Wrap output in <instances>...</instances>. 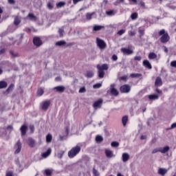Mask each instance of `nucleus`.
Segmentation results:
<instances>
[{"label":"nucleus","mask_w":176,"mask_h":176,"mask_svg":"<svg viewBox=\"0 0 176 176\" xmlns=\"http://www.w3.org/2000/svg\"><path fill=\"white\" fill-rule=\"evenodd\" d=\"M159 35L161 36L160 41L162 43H167V42L170 41V36H168V33H166V30L164 29H162L159 32Z\"/></svg>","instance_id":"obj_1"},{"label":"nucleus","mask_w":176,"mask_h":176,"mask_svg":"<svg viewBox=\"0 0 176 176\" xmlns=\"http://www.w3.org/2000/svg\"><path fill=\"white\" fill-rule=\"evenodd\" d=\"M81 148L80 146H76L75 147H73L70 151L68 152V157L69 159H74L75 156L78 155V153L80 152Z\"/></svg>","instance_id":"obj_2"},{"label":"nucleus","mask_w":176,"mask_h":176,"mask_svg":"<svg viewBox=\"0 0 176 176\" xmlns=\"http://www.w3.org/2000/svg\"><path fill=\"white\" fill-rule=\"evenodd\" d=\"M116 85L113 83L111 84L110 89L107 91V93H110L111 96H115L116 97H117V96H119V91H118V89H116Z\"/></svg>","instance_id":"obj_3"},{"label":"nucleus","mask_w":176,"mask_h":176,"mask_svg":"<svg viewBox=\"0 0 176 176\" xmlns=\"http://www.w3.org/2000/svg\"><path fill=\"white\" fill-rule=\"evenodd\" d=\"M120 51L124 56H131V54H134V50L131 49L130 47L128 48L122 47L121 48Z\"/></svg>","instance_id":"obj_4"},{"label":"nucleus","mask_w":176,"mask_h":176,"mask_svg":"<svg viewBox=\"0 0 176 176\" xmlns=\"http://www.w3.org/2000/svg\"><path fill=\"white\" fill-rule=\"evenodd\" d=\"M96 45L99 49H105L107 47L105 41L100 38H96Z\"/></svg>","instance_id":"obj_5"},{"label":"nucleus","mask_w":176,"mask_h":176,"mask_svg":"<svg viewBox=\"0 0 176 176\" xmlns=\"http://www.w3.org/2000/svg\"><path fill=\"white\" fill-rule=\"evenodd\" d=\"M131 90V87H130V85H124L120 87V93H124L125 94L130 93Z\"/></svg>","instance_id":"obj_6"},{"label":"nucleus","mask_w":176,"mask_h":176,"mask_svg":"<svg viewBox=\"0 0 176 176\" xmlns=\"http://www.w3.org/2000/svg\"><path fill=\"white\" fill-rule=\"evenodd\" d=\"M49 107H50V100H45L41 103V108L43 111H47V109H49Z\"/></svg>","instance_id":"obj_7"},{"label":"nucleus","mask_w":176,"mask_h":176,"mask_svg":"<svg viewBox=\"0 0 176 176\" xmlns=\"http://www.w3.org/2000/svg\"><path fill=\"white\" fill-rule=\"evenodd\" d=\"M21 148H22L21 142H20V140H18L17 142L14 145L15 155H19V153L20 152H21Z\"/></svg>","instance_id":"obj_8"},{"label":"nucleus","mask_w":176,"mask_h":176,"mask_svg":"<svg viewBox=\"0 0 176 176\" xmlns=\"http://www.w3.org/2000/svg\"><path fill=\"white\" fill-rule=\"evenodd\" d=\"M33 43L35 46L39 47V46H41L42 45V40H41V38L39 37H34L33 38Z\"/></svg>","instance_id":"obj_9"},{"label":"nucleus","mask_w":176,"mask_h":176,"mask_svg":"<svg viewBox=\"0 0 176 176\" xmlns=\"http://www.w3.org/2000/svg\"><path fill=\"white\" fill-rule=\"evenodd\" d=\"M102 102H104V100L102 98H100L98 100H96L94 104V108H101V105H102Z\"/></svg>","instance_id":"obj_10"},{"label":"nucleus","mask_w":176,"mask_h":176,"mask_svg":"<svg viewBox=\"0 0 176 176\" xmlns=\"http://www.w3.org/2000/svg\"><path fill=\"white\" fill-rule=\"evenodd\" d=\"M53 90H56V93H64L65 91V87L63 85L57 86L54 87Z\"/></svg>","instance_id":"obj_11"},{"label":"nucleus","mask_w":176,"mask_h":176,"mask_svg":"<svg viewBox=\"0 0 176 176\" xmlns=\"http://www.w3.org/2000/svg\"><path fill=\"white\" fill-rule=\"evenodd\" d=\"M20 130L21 133V136L24 137V135L27 134V130H28V127L27 126V125L23 124L21 126Z\"/></svg>","instance_id":"obj_12"},{"label":"nucleus","mask_w":176,"mask_h":176,"mask_svg":"<svg viewBox=\"0 0 176 176\" xmlns=\"http://www.w3.org/2000/svg\"><path fill=\"white\" fill-rule=\"evenodd\" d=\"M27 144L30 148H34L35 146V140L32 138H28L27 140Z\"/></svg>","instance_id":"obj_13"},{"label":"nucleus","mask_w":176,"mask_h":176,"mask_svg":"<svg viewBox=\"0 0 176 176\" xmlns=\"http://www.w3.org/2000/svg\"><path fill=\"white\" fill-rule=\"evenodd\" d=\"M104 152L106 157H108L109 159H111V157H115V155H113V151L106 149Z\"/></svg>","instance_id":"obj_14"},{"label":"nucleus","mask_w":176,"mask_h":176,"mask_svg":"<svg viewBox=\"0 0 176 176\" xmlns=\"http://www.w3.org/2000/svg\"><path fill=\"white\" fill-rule=\"evenodd\" d=\"M97 69H101L102 71H107L108 68V64H103L102 65H98L96 66Z\"/></svg>","instance_id":"obj_15"},{"label":"nucleus","mask_w":176,"mask_h":176,"mask_svg":"<svg viewBox=\"0 0 176 176\" xmlns=\"http://www.w3.org/2000/svg\"><path fill=\"white\" fill-rule=\"evenodd\" d=\"M143 65L146 68H148V69H152V65H151V63H149V60H144L143 61Z\"/></svg>","instance_id":"obj_16"},{"label":"nucleus","mask_w":176,"mask_h":176,"mask_svg":"<svg viewBox=\"0 0 176 176\" xmlns=\"http://www.w3.org/2000/svg\"><path fill=\"white\" fill-rule=\"evenodd\" d=\"M155 85L157 87H159L163 85V82L162 81V78L160 77H157Z\"/></svg>","instance_id":"obj_17"},{"label":"nucleus","mask_w":176,"mask_h":176,"mask_svg":"<svg viewBox=\"0 0 176 176\" xmlns=\"http://www.w3.org/2000/svg\"><path fill=\"white\" fill-rule=\"evenodd\" d=\"M167 169L166 168H160L159 170H158V174L160 175H162V176H164L166 175V174H167Z\"/></svg>","instance_id":"obj_18"},{"label":"nucleus","mask_w":176,"mask_h":176,"mask_svg":"<svg viewBox=\"0 0 176 176\" xmlns=\"http://www.w3.org/2000/svg\"><path fill=\"white\" fill-rule=\"evenodd\" d=\"M130 159V155L127 153H124L122 154V162L125 163V162H127Z\"/></svg>","instance_id":"obj_19"},{"label":"nucleus","mask_w":176,"mask_h":176,"mask_svg":"<svg viewBox=\"0 0 176 176\" xmlns=\"http://www.w3.org/2000/svg\"><path fill=\"white\" fill-rule=\"evenodd\" d=\"M102 28H104V25H95L93 27V31H101Z\"/></svg>","instance_id":"obj_20"},{"label":"nucleus","mask_w":176,"mask_h":176,"mask_svg":"<svg viewBox=\"0 0 176 176\" xmlns=\"http://www.w3.org/2000/svg\"><path fill=\"white\" fill-rule=\"evenodd\" d=\"M53 171H54V170H53L52 168H47L44 170V173L46 176H52V175L53 174Z\"/></svg>","instance_id":"obj_21"},{"label":"nucleus","mask_w":176,"mask_h":176,"mask_svg":"<svg viewBox=\"0 0 176 176\" xmlns=\"http://www.w3.org/2000/svg\"><path fill=\"white\" fill-rule=\"evenodd\" d=\"M20 23H21V18H20V16H15L14 18V25H16V27H17V25H19V24H20Z\"/></svg>","instance_id":"obj_22"},{"label":"nucleus","mask_w":176,"mask_h":176,"mask_svg":"<svg viewBox=\"0 0 176 176\" xmlns=\"http://www.w3.org/2000/svg\"><path fill=\"white\" fill-rule=\"evenodd\" d=\"M98 77L100 79H102L105 75V72L104 70H101V69H98Z\"/></svg>","instance_id":"obj_23"},{"label":"nucleus","mask_w":176,"mask_h":176,"mask_svg":"<svg viewBox=\"0 0 176 176\" xmlns=\"http://www.w3.org/2000/svg\"><path fill=\"white\" fill-rule=\"evenodd\" d=\"M56 46H59L60 47H63V46H65V45H67V42H65V41H59L58 42L56 43Z\"/></svg>","instance_id":"obj_24"},{"label":"nucleus","mask_w":176,"mask_h":176,"mask_svg":"<svg viewBox=\"0 0 176 176\" xmlns=\"http://www.w3.org/2000/svg\"><path fill=\"white\" fill-rule=\"evenodd\" d=\"M50 153H52V148H48L46 152L42 154V157L46 158L50 155Z\"/></svg>","instance_id":"obj_25"},{"label":"nucleus","mask_w":176,"mask_h":176,"mask_svg":"<svg viewBox=\"0 0 176 176\" xmlns=\"http://www.w3.org/2000/svg\"><path fill=\"white\" fill-rule=\"evenodd\" d=\"M127 122H129V116H123L122 118V122L124 126H125L126 124H127Z\"/></svg>","instance_id":"obj_26"},{"label":"nucleus","mask_w":176,"mask_h":176,"mask_svg":"<svg viewBox=\"0 0 176 176\" xmlns=\"http://www.w3.org/2000/svg\"><path fill=\"white\" fill-rule=\"evenodd\" d=\"M148 99L153 101L155 100H159V96L156 94L149 95Z\"/></svg>","instance_id":"obj_27"},{"label":"nucleus","mask_w":176,"mask_h":176,"mask_svg":"<svg viewBox=\"0 0 176 176\" xmlns=\"http://www.w3.org/2000/svg\"><path fill=\"white\" fill-rule=\"evenodd\" d=\"M8 87V82L6 81H0V89H6Z\"/></svg>","instance_id":"obj_28"},{"label":"nucleus","mask_w":176,"mask_h":176,"mask_svg":"<svg viewBox=\"0 0 176 176\" xmlns=\"http://www.w3.org/2000/svg\"><path fill=\"white\" fill-rule=\"evenodd\" d=\"M107 16H115L116 14V12L113 10H110L109 11H106Z\"/></svg>","instance_id":"obj_29"},{"label":"nucleus","mask_w":176,"mask_h":176,"mask_svg":"<svg viewBox=\"0 0 176 176\" xmlns=\"http://www.w3.org/2000/svg\"><path fill=\"white\" fill-rule=\"evenodd\" d=\"M85 76L87 78H93V76H94V72H91V71H87Z\"/></svg>","instance_id":"obj_30"},{"label":"nucleus","mask_w":176,"mask_h":176,"mask_svg":"<svg viewBox=\"0 0 176 176\" xmlns=\"http://www.w3.org/2000/svg\"><path fill=\"white\" fill-rule=\"evenodd\" d=\"M10 54L12 56V58H16V57H19V53L15 52L13 50L10 51Z\"/></svg>","instance_id":"obj_31"},{"label":"nucleus","mask_w":176,"mask_h":176,"mask_svg":"<svg viewBox=\"0 0 176 176\" xmlns=\"http://www.w3.org/2000/svg\"><path fill=\"white\" fill-rule=\"evenodd\" d=\"M65 134H66L65 136H60V141H63V140H65V138H67V137H68V134H69V132L68 131V128H66Z\"/></svg>","instance_id":"obj_32"},{"label":"nucleus","mask_w":176,"mask_h":176,"mask_svg":"<svg viewBox=\"0 0 176 176\" xmlns=\"http://www.w3.org/2000/svg\"><path fill=\"white\" fill-rule=\"evenodd\" d=\"M170 151V147L168 146H166L163 148V149L160 150L161 153H166V152H168Z\"/></svg>","instance_id":"obj_33"},{"label":"nucleus","mask_w":176,"mask_h":176,"mask_svg":"<svg viewBox=\"0 0 176 176\" xmlns=\"http://www.w3.org/2000/svg\"><path fill=\"white\" fill-rule=\"evenodd\" d=\"M156 57H157V55H156V54L154 52H151L148 54V58L150 60H153V58H156Z\"/></svg>","instance_id":"obj_34"},{"label":"nucleus","mask_w":176,"mask_h":176,"mask_svg":"<svg viewBox=\"0 0 176 176\" xmlns=\"http://www.w3.org/2000/svg\"><path fill=\"white\" fill-rule=\"evenodd\" d=\"M131 20H137L138 19V14L137 12H133L131 15Z\"/></svg>","instance_id":"obj_35"},{"label":"nucleus","mask_w":176,"mask_h":176,"mask_svg":"<svg viewBox=\"0 0 176 176\" xmlns=\"http://www.w3.org/2000/svg\"><path fill=\"white\" fill-rule=\"evenodd\" d=\"M96 142H102V141H104V138L101 135H97L96 137Z\"/></svg>","instance_id":"obj_36"},{"label":"nucleus","mask_w":176,"mask_h":176,"mask_svg":"<svg viewBox=\"0 0 176 176\" xmlns=\"http://www.w3.org/2000/svg\"><path fill=\"white\" fill-rule=\"evenodd\" d=\"M13 89H14V84H11L8 89H6V93H10V91H12V90H13Z\"/></svg>","instance_id":"obj_37"},{"label":"nucleus","mask_w":176,"mask_h":176,"mask_svg":"<svg viewBox=\"0 0 176 176\" xmlns=\"http://www.w3.org/2000/svg\"><path fill=\"white\" fill-rule=\"evenodd\" d=\"M140 76H142V74L135 73V74H131L130 77L131 78H140Z\"/></svg>","instance_id":"obj_38"},{"label":"nucleus","mask_w":176,"mask_h":176,"mask_svg":"<svg viewBox=\"0 0 176 176\" xmlns=\"http://www.w3.org/2000/svg\"><path fill=\"white\" fill-rule=\"evenodd\" d=\"M93 14H94V12H92V13L87 12L86 14V19H87V20H91V19L93 17Z\"/></svg>","instance_id":"obj_39"},{"label":"nucleus","mask_w":176,"mask_h":176,"mask_svg":"<svg viewBox=\"0 0 176 176\" xmlns=\"http://www.w3.org/2000/svg\"><path fill=\"white\" fill-rule=\"evenodd\" d=\"M138 32L140 34V36H144V34H145V30L144 28H139Z\"/></svg>","instance_id":"obj_40"},{"label":"nucleus","mask_w":176,"mask_h":176,"mask_svg":"<svg viewBox=\"0 0 176 176\" xmlns=\"http://www.w3.org/2000/svg\"><path fill=\"white\" fill-rule=\"evenodd\" d=\"M53 137L52 136L51 134H47L46 136V142H52V140Z\"/></svg>","instance_id":"obj_41"},{"label":"nucleus","mask_w":176,"mask_h":176,"mask_svg":"<svg viewBox=\"0 0 176 176\" xmlns=\"http://www.w3.org/2000/svg\"><path fill=\"white\" fill-rule=\"evenodd\" d=\"M65 153V151H61L57 154V157L58 159H63V156H64V154Z\"/></svg>","instance_id":"obj_42"},{"label":"nucleus","mask_w":176,"mask_h":176,"mask_svg":"<svg viewBox=\"0 0 176 176\" xmlns=\"http://www.w3.org/2000/svg\"><path fill=\"white\" fill-rule=\"evenodd\" d=\"M28 17H30V20H33L34 21H36V16L34 15V14H29Z\"/></svg>","instance_id":"obj_43"},{"label":"nucleus","mask_w":176,"mask_h":176,"mask_svg":"<svg viewBox=\"0 0 176 176\" xmlns=\"http://www.w3.org/2000/svg\"><path fill=\"white\" fill-rule=\"evenodd\" d=\"M64 29L63 28H59L58 30V34L60 38H63L64 36Z\"/></svg>","instance_id":"obj_44"},{"label":"nucleus","mask_w":176,"mask_h":176,"mask_svg":"<svg viewBox=\"0 0 176 176\" xmlns=\"http://www.w3.org/2000/svg\"><path fill=\"white\" fill-rule=\"evenodd\" d=\"M63 6H65V2L60 1L56 4V8H63Z\"/></svg>","instance_id":"obj_45"},{"label":"nucleus","mask_w":176,"mask_h":176,"mask_svg":"<svg viewBox=\"0 0 176 176\" xmlns=\"http://www.w3.org/2000/svg\"><path fill=\"white\" fill-rule=\"evenodd\" d=\"M111 146H112V148H118L119 146V142H111Z\"/></svg>","instance_id":"obj_46"},{"label":"nucleus","mask_w":176,"mask_h":176,"mask_svg":"<svg viewBox=\"0 0 176 176\" xmlns=\"http://www.w3.org/2000/svg\"><path fill=\"white\" fill-rule=\"evenodd\" d=\"M101 86H102V83H96L93 85V88L94 89H100V87H101Z\"/></svg>","instance_id":"obj_47"},{"label":"nucleus","mask_w":176,"mask_h":176,"mask_svg":"<svg viewBox=\"0 0 176 176\" xmlns=\"http://www.w3.org/2000/svg\"><path fill=\"white\" fill-rule=\"evenodd\" d=\"M93 174L94 176H100V173L96 168H93Z\"/></svg>","instance_id":"obj_48"},{"label":"nucleus","mask_w":176,"mask_h":176,"mask_svg":"<svg viewBox=\"0 0 176 176\" xmlns=\"http://www.w3.org/2000/svg\"><path fill=\"white\" fill-rule=\"evenodd\" d=\"M126 32V30L124 29H122L120 31L118 32V35L122 36L123 35V34H124Z\"/></svg>","instance_id":"obj_49"},{"label":"nucleus","mask_w":176,"mask_h":176,"mask_svg":"<svg viewBox=\"0 0 176 176\" xmlns=\"http://www.w3.org/2000/svg\"><path fill=\"white\" fill-rule=\"evenodd\" d=\"M6 130H8L10 131V133H12V131H13V125H8Z\"/></svg>","instance_id":"obj_50"},{"label":"nucleus","mask_w":176,"mask_h":176,"mask_svg":"<svg viewBox=\"0 0 176 176\" xmlns=\"http://www.w3.org/2000/svg\"><path fill=\"white\" fill-rule=\"evenodd\" d=\"M43 93H44V91H43V89H40L37 91L38 96H43Z\"/></svg>","instance_id":"obj_51"},{"label":"nucleus","mask_w":176,"mask_h":176,"mask_svg":"<svg viewBox=\"0 0 176 176\" xmlns=\"http://www.w3.org/2000/svg\"><path fill=\"white\" fill-rule=\"evenodd\" d=\"M173 129H176V122L171 124L170 128H168L167 130H173Z\"/></svg>","instance_id":"obj_52"},{"label":"nucleus","mask_w":176,"mask_h":176,"mask_svg":"<svg viewBox=\"0 0 176 176\" xmlns=\"http://www.w3.org/2000/svg\"><path fill=\"white\" fill-rule=\"evenodd\" d=\"M78 93H86V88L85 87H81L79 89Z\"/></svg>","instance_id":"obj_53"},{"label":"nucleus","mask_w":176,"mask_h":176,"mask_svg":"<svg viewBox=\"0 0 176 176\" xmlns=\"http://www.w3.org/2000/svg\"><path fill=\"white\" fill-rule=\"evenodd\" d=\"M47 8L50 9V10H52L53 9V5L52 3L49 2L47 5Z\"/></svg>","instance_id":"obj_54"},{"label":"nucleus","mask_w":176,"mask_h":176,"mask_svg":"<svg viewBox=\"0 0 176 176\" xmlns=\"http://www.w3.org/2000/svg\"><path fill=\"white\" fill-rule=\"evenodd\" d=\"M170 67H173V68H176V60H173L170 63Z\"/></svg>","instance_id":"obj_55"},{"label":"nucleus","mask_w":176,"mask_h":176,"mask_svg":"<svg viewBox=\"0 0 176 176\" xmlns=\"http://www.w3.org/2000/svg\"><path fill=\"white\" fill-rule=\"evenodd\" d=\"M142 58V57H141V56H135L134 57L135 61H141Z\"/></svg>","instance_id":"obj_56"},{"label":"nucleus","mask_w":176,"mask_h":176,"mask_svg":"<svg viewBox=\"0 0 176 176\" xmlns=\"http://www.w3.org/2000/svg\"><path fill=\"white\" fill-rule=\"evenodd\" d=\"M129 36H135V32L129 31Z\"/></svg>","instance_id":"obj_57"},{"label":"nucleus","mask_w":176,"mask_h":176,"mask_svg":"<svg viewBox=\"0 0 176 176\" xmlns=\"http://www.w3.org/2000/svg\"><path fill=\"white\" fill-rule=\"evenodd\" d=\"M6 176H13V172L12 171H7Z\"/></svg>","instance_id":"obj_58"},{"label":"nucleus","mask_w":176,"mask_h":176,"mask_svg":"<svg viewBox=\"0 0 176 176\" xmlns=\"http://www.w3.org/2000/svg\"><path fill=\"white\" fill-rule=\"evenodd\" d=\"M30 130L31 131V133H34V130H35V127L34 126V125H30Z\"/></svg>","instance_id":"obj_59"},{"label":"nucleus","mask_w":176,"mask_h":176,"mask_svg":"<svg viewBox=\"0 0 176 176\" xmlns=\"http://www.w3.org/2000/svg\"><path fill=\"white\" fill-rule=\"evenodd\" d=\"M8 3H10V5H14V3H16V1H14V0H8Z\"/></svg>","instance_id":"obj_60"},{"label":"nucleus","mask_w":176,"mask_h":176,"mask_svg":"<svg viewBox=\"0 0 176 176\" xmlns=\"http://www.w3.org/2000/svg\"><path fill=\"white\" fill-rule=\"evenodd\" d=\"M111 58H112L113 61H116L118 60V56L114 54L112 56Z\"/></svg>","instance_id":"obj_61"},{"label":"nucleus","mask_w":176,"mask_h":176,"mask_svg":"<svg viewBox=\"0 0 176 176\" xmlns=\"http://www.w3.org/2000/svg\"><path fill=\"white\" fill-rule=\"evenodd\" d=\"M83 0H73L74 5H76V3H78V2H82Z\"/></svg>","instance_id":"obj_62"},{"label":"nucleus","mask_w":176,"mask_h":176,"mask_svg":"<svg viewBox=\"0 0 176 176\" xmlns=\"http://www.w3.org/2000/svg\"><path fill=\"white\" fill-rule=\"evenodd\" d=\"M157 152H160V150L157 149V148H155V149H153L152 151V153L154 154V153H157Z\"/></svg>","instance_id":"obj_63"},{"label":"nucleus","mask_w":176,"mask_h":176,"mask_svg":"<svg viewBox=\"0 0 176 176\" xmlns=\"http://www.w3.org/2000/svg\"><path fill=\"white\" fill-rule=\"evenodd\" d=\"M103 5H104V6L106 5H108V0H104L103 2H102Z\"/></svg>","instance_id":"obj_64"}]
</instances>
